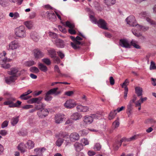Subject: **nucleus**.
Listing matches in <instances>:
<instances>
[{"mask_svg": "<svg viewBox=\"0 0 156 156\" xmlns=\"http://www.w3.org/2000/svg\"><path fill=\"white\" fill-rule=\"evenodd\" d=\"M24 71V70H22L20 68L17 67L12 68L10 70L8 71V74L11 76L5 78V81L8 84L14 82L17 79Z\"/></svg>", "mask_w": 156, "mask_h": 156, "instance_id": "1", "label": "nucleus"}, {"mask_svg": "<svg viewBox=\"0 0 156 156\" xmlns=\"http://www.w3.org/2000/svg\"><path fill=\"white\" fill-rule=\"evenodd\" d=\"M6 55L5 51H3L2 53L0 54V65L2 67L5 69H8L11 66L10 64L7 62L11 61V60L5 57Z\"/></svg>", "mask_w": 156, "mask_h": 156, "instance_id": "2", "label": "nucleus"}, {"mask_svg": "<svg viewBox=\"0 0 156 156\" xmlns=\"http://www.w3.org/2000/svg\"><path fill=\"white\" fill-rule=\"evenodd\" d=\"M14 32L16 36L20 38H24L27 35L25 27L23 26H20L15 28Z\"/></svg>", "mask_w": 156, "mask_h": 156, "instance_id": "3", "label": "nucleus"}, {"mask_svg": "<svg viewBox=\"0 0 156 156\" xmlns=\"http://www.w3.org/2000/svg\"><path fill=\"white\" fill-rule=\"evenodd\" d=\"M100 116V115L97 113L86 115L83 117V121L85 124H89L93 122L94 119H98Z\"/></svg>", "mask_w": 156, "mask_h": 156, "instance_id": "4", "label": "nucleus"}, {"mask_svg": "<svg viewBox=\"0 0 156 156\" xmlns=\"http://www.w3.org/2000/svg\"><path fill=\"white\" fill-rule=\"evenodd\" d=\"M137 97L134 95L133 98L130 100L127 106L126 113L128 116H129L132 114V111L133 109V104L136 102Z\"/></svg>", "mask_w": 156, "mask_h": 156, "instance_id": "5", "label": "nucleus"}, {"mask_svg": "<svg viewBox=\"0 0 156 156\" xmlns=\"http://www.w3.org/2000/svg\"><path fill=\"white\" fill-rule=\"evenodd\" d=\"M16 100L15 98L13 97L7 98L6 100L4 102L3 105H8L9 108L16 107L17 105L14 104V102Z\"/></svg>", "mask_w": 156, "mask_h": 156, "instance_id": "6", "label": "nucleus"}, {"mask_svg": "<svg viewBox=\"0 0 156 156\" xmlns=\"http://www.w3.org/2000/svg\"><path fill=\"white\" fill-rule=\"evenodd\" d=\"M77 105L76 102L73 100L69 99L64 103V105L67 109H71L75 107Z\"/></svg>", "mask_w": 156, "mask_h": 156, "instance_id": "7", "label": "nucleus"}, {"mask_svg": "<svg viewBox=\"0 0 156 156\" xmlns=\"http://www.w3.org/2000/svg\"><path fill=\"white\" fill-rule=\"evenodd\" d=\"M126 21L127 23L131 27H136L138 24L136 22L135 17L133 16H130L127 17L126 19Z\"/></svg>", "mask_w": 156, "mask_h": 156, "instance_id": "8", "label": "nucleus"}, {"mask_svg": "<svg viewBox=\"0 0 156 156\" xmlns=\"http://www.w3.org/2000/svg\"><path fill=\"white\" fill-rule=\"evenodd\" d=\"M70 37L73 41V42H71L70 44L72 47L74 49H77L80 48V45H82L81 42H77L76 40V38L72 36H70Z\"/></svg>", "mask_w": 156, "mask_h": 156, "instance_id": "9", "label": "nucleus"}, {"mask_svg": "<svg viewBox=\"0 0 156 156\" xmlns=\"http://www.w3.org/2000/svg\"><path fill=\"white\" fill-rule=\"evenodd\" d=\"M138 135H135L133 136H132V137L128 138H126L125 137H123V138L122 139H121L120 141L119 142V146H117V148H115V149L116 150H117L118 148H119V146H121L122 143L123 142V141H132L136 139H137L138 138Z\"/></svg>", "mask_w": 156, "mask_h": 156, "instance_id": "10", "label": "nucleus"}, {"mask_svg": "<svg viewBox=\"0 0 156 156\" xmlns=\"http://www.w3.org/2000/svg\"><path fill=\"white\" fill-rule=\"evenodd\" d=\"M20 44L16 40L11 41L9 44L8 50H13L19 48L20 47Z\"/></svg>", "mask_w": 156, "mask_h": 156, "instance_id": "11", "label": "nucleus"}, {"mask_svg": "<svg viewBox=\"0 0 156 156\" xmlns=\"http://www.w3.org/2000/svg\"><path fill=\"white\" fill-rule=\"evenodd\" d=\"M129 81L127 79H126L124 82L122 84V87L124 88V98L125 99H126L127 97L128 89L127 86L129 85Z\"/></svg>", "mask_w": 156, "mask_h": 156, "instance_id": "12", "label": "nucleus"}, {"mask_svg": "<svg viewBox=\"0 0 156 156\" xmlns=\"http://www.w3.org/2000/svg\"><path fill=\"white\" fill-rule=\"evenodd\" d=\"M49 113V112L47 109L41 110L37 112V115L40 119H43L47 116Z\"/></svg>", "mask_w": 156, "mask_h": 156, "instance_id": "13", "label": "nucleus"}, {"mask_svg": "<svg viewBox=\"0 0 156 156\" xmlns=\"http://www.w3.org/2000/svg\"><path fill=\"white\" fill-rule=\"evenodd\" d=\"M119 44L121 47L126 48H130L131 47V44L128 41L125 39L120 40Z\"/></svg>", "mask_w": 156, "mask_h": 156, "instance_id": "14", "label": "nucleus"}, {"mask_svg": "<svg viewBox=\"0 0 156 156\" xmlns=\"http://www.w3.org/2000/svg\"><path fill=\"white\" fill-rule=\"evenodd\" d=\"M33 54L34 57L37 59L41 58L44 56V53L37 49H35L33 50Z\"/></svg>", "mask_w": 156, "mask_h": 156, "instance_id": "15", "label": "nucleus"}, {"mask_svg": "<svg viewBox=\"0 0 156 156\" xmlns=\"http://www.w3.org/2000/svg\"><path fill=\"white\" fill-rule=\"evenodd\" d=\"M97 24L99 27L105 30L108 29L106 27L107 23L104 20L102 19H99L97 22Z\"/></svg>", "mask_w": 156, "mask_h": 156, "instance_id": "16", "label": "nucleus"}, {"mask_svg": "<svg viewBox=\"0 0 156 156\" xmlns=\"http://www.w3.org/2000/svg\"><path fill=\"white\" fill-rule=\"evenodd\" d=\"M76 108L77 110L80 112H86L89 111V108L87 106H83L81 105H78Z\"/></svg>", "mask_w": 156, "mask_h": 156, "instance_id": "17", "label": "nucleus"}, {"mask_svg": "<svg viewBox=\"0 0 156 156\" xmlns=\"http://www.w3.org/2000/svg\"><path fill=\"white\" fill-rule=\"evenodd\" d=\"M52 41L58 48H63L64 47L65 44L64 41L60 39H57L54 41L52 39Z\"/></svg>", "mask_w": 156, "mask_h": 156, "instance_id": "18", "label": "nucleus"}, {"mask_svg": "<svg viewBox=\"0 0 156 156\" xmlns=\"http://www.w3.org/2000/svg\"><path fill=\"white\" fill-rule=\"evenodd\" d=\"M147 99V97L143 98L141 96L140 99L138 101H136L135 103V107H138V110H140L141 108V104L144 101H146Z\"/></svg>", "mask_w": 156, "mask_h": 156, "instance_id": "19", "label": "nucleus"}, {"mask_svg": "<svg viewBox=\"0 0 156 156\" xmlns=\"http://www.w3.org/2000/svg\"><path fill=\"white\" fill-rule=\"evenodd\" d=\"M64 115L63 114H56L55 117V122L57 124L61 123L63 120Z\"/></svg>", "mask_w": 156, "mask_h": 156, "instance_id": "20", "label": "nucleus"}, {"mask_svg": "<svg viewBox=\"0 0 156 156\" xmlns=\"http://www.w3.org/2000/svg\"><path fill=\"white\" fill-rule=\"evenodd\" d=\"M69 138L71 141L74 142L79 139L80 136L77 133L73 132L70 134Z\"/></svg>", "mask_w": 156, "mask_h": 156, "instance_id": "21", "label": "nucleus"}, {"mask_svg": "<svg viewBox=\"0 0 156 156\" xmlns=\"http://www.w3.org/2000/svg\"><path fill=\"white\" fill-rule=\"evenodd\" d=\"M34 151L36 152V155L42 156L43 153L46 150V149L43 147L42 148H37L34 149Z\"/></svg>", "mask_w": 156, "mask_h": 156, "instance_id": "22", "label": "nucleus"}, {"mask_svg": "<svg viewBox=\"0 0 156 156\" xmlns=\"http://www.w3.org/2000/svg\"><path fill=\"white\" fill-rule=\"evenodd\" d=\"M82 117V115L80 113L76 112L73 113L71 116V119L73 120L76 121L80 119Z\"/></svg>", "mask_w": 156, "mask_h": 156, "instance_id": "23", "label": "nucleus"}, {"mask_svg": "<svg viewBox=\"0 0 156 156\" xmlns=\"http://www.w3.org/2000/svg\"><path fill=\"white\" fill-rule=\"evenodd\" d=\"M48 14V18L51 21H55L56 20V17L55 15L53 12H47Z\"/></svg>", "mask_w": 156, "mask_h": 156, "instance_id": "24", "label": "nucleus"}, {"mask_svg": "<svg viewBox=\"0 0 156 156\" xmlns=\"http://www.w3.org/2000/svg\"><path fill=\"white\" fill-rule=\"evenodd\" d=\"M42 99V98L41 97L37 98H33L30 100L28 101V103L30 104L37 103V104H39Z\"/></svg>", "mask_w": 156, "mask_h": 156, "instance_id": "25", "label": "nucleus"}, {"mask_svg": "<svg viewBox=\"0 0 156 156\" xmlns=\"http://www.w3.org/2000/svg\"><path fill=\"white\" fill-rule=\"evenodd\" d=\"M58 88V87H56L53 88L47 92H48L50 94H54L55 95H57L60 94L61 92L60 91H57Z\"/></svg>", "mask_w": 156, "mask_h": 156, "instance_id": "26", "label": "nucleus"}, {"mask_svg": "<svg viewBox=\"0 0 156 156\" xmlns=\"http://www.w3.org/2000/svg\"><path fill=\"white\" fill-rule=\"evenodd\" d=\"M30 37L34 41H38L39 38L37 35V34L35 32H32L30 34Z\"/></svg>", "mask_w": 156, "mask_h": 156, "instance_id": "27", "label": "nucleus"}, {"mask_svg": "<svg viewBox=\"0 0 156 156\" xmlns=\"http://www.w3.org/2000/svg\"><path fill=\"white\" fill-rule=\"evenodd\" d=\"M38 67L39 69L42 71L46 72L48 70V68L46 66L42 63H38Z\"/></svg>", "mask_w": 156, "mask_h": 156, "instance_id": "28", "label": "nucleus"}, {"mask_svg": "<svg viewBox=\"0 0 156 156\" xmlns=\"http://www.w3.org/2000/svg\"><path fill=\"white\" fill-rule=\"evenodd\" d=\"M135 91L138 97L142 95L143 89L142 88L137 87L135 88Z\"/></svg>", "mask_w": 156, "mask_h": 156, "instance_id": "29", "label": "nucleus"}, {"mask_svg": "<svg viewBox=\"0 0 156 156\" xmlns=\"http://www.w3.org/2000/svg\"><path fill=\"white\" fill-rule=\"evenodd\" d=\"M9 16L11 18H13V19H17L20 17L19 14L17 12H10L9 13Z\"/></svg>", "mask_w": 156, "mask_h": 156, "instance_id": "30", "label": "nucleus"}, {"mask_svg": "<svg viewBox=\"0 0 156 156\" xmlns=\"http://www.w3.org/2000/svg\"><path fill=\"white\" fill-rule=\"evenodd\" d=\"M74 146L75 147L76 150L77 151H80L83 148V145L81 144L78 142L75 143Z\"/></svg>", "mask_w": 156, "mask_h": 156, "instance_id": "31", "label": "nucleus"}, {"mask_svg": "<svg viewBox=\"0 0 156 156\" xmlns=\"http://www.w3.org/2000/svg\"><path fill=\"white\" fill-rule=\"evenodd\" d=\"M49 55L51 58H53L56 55V52L54 49H50L48 50Z\"/></svg>", "mask_w": 156, "mask_h": 156, "instance_id": "32", "label": "nucleus"}, {"mask_svg": "<svg viewBox=\"0 0 156 156\" xmlns=\"http://www.w3.org/2000/svg\"><path fill=\"white\" fill-rule=\"evenodd\" d=\"M24 24L28 29H31L33 27V22L31 21H28L24 22Z\"/></svg>", "mask_w": 156, "mask_h": 156, "instance_id": "33", "label": "nucleus"}, {"mask_svg": "<svg viewBox=\"0 0 156 156\" xmlns=\"http://www.w3.org/2000/svg\"><path fill=\"white\" fill-rule=\"evenodd\" d=\"M117 112L116 111L114 110L113 111H111L109 114L108 116V118L110 120L113 119L115 116Z\"/></svg>", "mask_w": 156, "mask_h": 156, "instance_id": "34", "label": "nucleus"}, {"mask_svg": "<svg viewBox=\"0 0 156 156\" xmlns=\"http://www.w3.org/2000/svg\"><path fill=\"white\" fill-rule=\"evenodd\" d=\"M19 120V119L18 116H16L13 118L11 120V124L13 126H15L18 122Z\"/></svg>", "mask_w": 156, "mask_h": 156, "instance_id": "35", "label": "nucleus"}, {"mask_svg": "<svg viewBox=\"0 0 156 156\" xmlns=\"http://www.w3.org/2000/svg\"><path fill=\"white\" fill-rule=\"evenodd\" d=\"M25 146L23 143H20L18 146V148L19 150L20 151L23 152H24L25 151Z\"/></svg>", "mask_w": 156, "mask_h": 156, "instance_id": "36", "label": "nucleus"}, {"mask_svg": "<svg viewBox=\"0 0 156 156\" xmlns=\"http://www.w3.org/2000/svg\"><path fill=\"white\" fill-rule=\"evenodd\" d=\"M115 0H105V3L107 5H112L115 4Z\"/></svg>", "mask_w": 156, "mask_h": 156, "instance_id": "37", "label": "nucleus"}, {"mask_svg": "<svg viewBox=\"0 0 156 156\" xmlns=\"http://www.w3.org/2000/svg\"><path fill=\"white\" fill-rule=\"evenodd\" d=\"M136 27L140 30H142L144 31L147 30L149 29V27H148L142 26L138 24L137 25Z\"/></svg>", "mask_w": 156, "mask_h": 156, "instance_id": "38", "label": "nucleus"}, {"mask_svg": "<svg viewBox=\"0 0 156 156\" xmlns=\"http://www.w3.org/2000/svg\"><path fill=\"white\" fill-rule=\"evenodd\" d=\"M29 70L31 72L35 73H37L39 72V69L35 66H33L30 67V68Z\"/></svg>", "mask_w": 156, "mask_h": 156, "instance_id": "39", "label": "nucleus"}, {"mask_svg": "<svg viewBox=\"0 0 156 156\" xmlns=\"http://www.w3.org/2000/svg\"><path fill=\"white\" fill-rule=\"evenodd\" d=\"M50 94L48 92H47L45 96L44 100L46 101H51L52 98V97L50 95Z\"/></svg>", "mask_w": 156, "mask_h": 156, "instance_id": "40", "label": "nucleus"}, {"mask_svg": "<svg viewBox=\"0 0 156 156\" xmlns=\"http://www.w3.org/2000/svg\"><path fill=\"white\" fill-rule=\"evenodd\" d=\"M131 45H132L135 48L137 49L140 48V47L139 45L137 44V42L133 40H132L130 42Z\"/></svg>", "mask_w": 156, "mask_h": 156, "instance_id": "41", "label": "nucleus"}, {"mask_svg": "<svg viewBox=\"0 0 156 156\" xmlns=\"http://www.w3.org/2000/svg\"><path fill=\"white\" fill-rule=\"evenodd\" d=\"M36 64L33 60H30L25 62V64L26 66H30L35 65Z\"/></svg>", "mask_w": 156, "mask_h": 156, "instance_id": "42", "label": "nucleus"}, {"mask_svg": "<svg viewBox=\"0 0 156 156\" xmlns=\"http://www.w3.org/2000/svg\"><path fill=\"white\" fill-rule=\"evenodd\" d=\"M146 20L147 22L151 25H156V22L151 19L148 16L146 17Z\"/></svg>", "mask_w": 156, "mask_h": 156, "instance_id": "43", "label": "nucleus"}, {"mask_svg": "<svg viewBox=\"0 0 156 156\" xmlns=\"http://www.w3.org/2000/svg\"><path fill=\"white\" fill-rule=\"evenodd\" d=\"M27 144L28 146V148L29 149H32L34 147V142L31 140H28Z\"/></svg>", "mask_w": 156, "mask_h": 156, "instance_id": "44", "label": "nucleus"}, {"mask_svg": "<svg viewBox=\"0 0 156 156\" xmlns=\"http://www.w3.org/2000/svg\"><path fill=\"white\" fill-rule=\"evenodd\" d=\"M64 140L62 138H59L56 142V145L58 147H60L63 143Z\"/></svg>", "mask_w": 156, "mask_h": 156, "instance_id": "45", "label": "nucleus"}, {"mask_svg": "<svg viewBox=\"0 0 156 156\" xmlns=\"http://www.w3.org/2000/svg\"><path fill=\"white\" fill-rule=\"evenodd\" d=\"M101 146L99 143H96L94 146V149L96 151H99L101 149Z\"/></svg>", "mask_w": 156, "mask_h": 156, "instance_id": "46", "label": "nucleus"}, {"mask_svg": "<svg viewBox=\"0 0 156 156\" xmlns=\"http://www.w3.org/2000/svg\"><path fill=\"white\" fill-rule=\"evenodd\" d=\"M42 61L47 65H49L51 64V62L49 59L47 58H45L42 59Z\"/></svg>", "mask_w": 156, "mask_h": 156, "instance_id": "47", "label": "nucleus"}, {"mask_svg": "<svg viewBox=\"0 0 156 156\" xmlns=\"http://www.w3.org/2000/svg\"><path fill=\"white\" fill-rule=\"evenodd\" d=\"M31 97V96H26L23 94L20 97V98L23 100H27Z\"/></svg>", "mask_w": 156, "mask_h": 156, "instance_id": "48", "label": "nucleus"}, {"mask_svg": "<svg viewBox=\"0 0 156 156\" xmlns=\"http://www.w3.org/2000/svg\"><path fill=\"white\" fill-rule=\"evenodd\" d=\"M48 34L49 36L52 39L57 38L58 37L57 34L55 33L49 32Z\"/></svg>", "mask_w": 156, "mask_h": 156, "instance_id": "49", "label": "nucleus"}, {"mask_svg": "<svg viewBox=\"0 0 156 156\" xmlns=\"http://www.w3.org/2000/svg\"><path fill=\"white\" fill-rule=\"evenodd\" d=\"M81 144L82 145H86L89 144V142L87 139L83 138L81 140Z\"/></svg>", "mask_w": 156, "mask_h": 156, "instance_id": "50", "label": "nucleus"}, {"mask_svg": "<svg viewBox=\"0 0 156 156\" xmlns=\"http://www.w3.org/2000/svg\"><path fill=\"white\" fill-rule=\"evenodd\" d=\"M156 69V66L155 63L153 61H151L150 66V70Z\"/></svg>", "mask_w": 156, "mask_h": 156, "instance_id": "51", "label": "nucleus"}, {"mask_svg": "<svg viewBox=\"0 0 156 156\" xmlns=\"http://www.w3.org/2000/svg\"><path fill=\"white\" fill-rule=\"evenodd\" d=\"M66 25L69 27L70 29H73L75 27L73 24L71 23L69 21H67L66 22Z\"/></svg>", "mask_w": 156, "mask_h": 156, "instance_id": "52", "label": "nucleus"}, {"mask_svg": "<svg viewBox=\"0 0 156 156\" xmlns=\"http://www.w3.org/2000/svg\"><path fill=\"white\" fill-rule=\"evenodd\" d=\"M90 18L91 21L93 23L95 24H97V19L92 15H90Z\"/></svg>", "mask_w": 156, "mask_h": 156, "instance_id": "53", "label": "nucleus"}, {"mask_svg": "<svg viewBox=\"0 0 156 156\" xmlns=\"http://www.w3.org/2000/svg\"><path fill=\"white\" fill-rule=\"evenodd\" d=\"M132 31L133 34L137 37H139L142 35L140 33L136 32L134 29H132Z\"/></svg>", "mask_w": 156, "mask_h": 156, "instance_id": "54", "label": "nucleus"}, {"mask_svg": "<svg viewBox=\"0 0 156 156\" xmlns=\"http://www.w3.org/2000/svg\"><path fill=\"white\" fill-rule=\"evenodd\" d=\"M58 55L60 57L61 59H62L65 56L64 54L61 51H59L57 52Z\"/></svg>", "mask_w": 156, "mask_h": 156, "instance_id": "55", "label": "nucleus"}, {"mask_svg": "<svg viewBox=\"0 0 156 156\" xmlns=\"http://www.w3.org/2000/svg\"><path fill=\"white\" fill-rule=\"evenodd\" d=\"M8 124V122L7 121L5 120L4 121L2 124L1 127L2 128H4L5 127H7Z\"/></svg>", "mask_w": 156, "mask_h": 156, "instance_id": "56", "label": "nucleus"}, {"mask_svg": "<svg viewBox=\"0 0 156 156\" xmlns=\"http://www.w3.org/2000/svg\"><path fill=\"white\" fill-rule=\"evenodd\" d=\"M140 14L142 16L144 17L145 18H146V17H147L149 15V14L148 13H147L145 12H141Z\"/></svg>", "mask_w": 156, "mask_h": 156, "instance_id": "57", "label": "nucleus"}, {"mask_svg": "<svg viewBox=\"0 0 156 156\" xmlns=\"http://www.w3.org/2000/svg\"><path fill=\"white\" fill-rule=\"evenodd\" d=\"M119 122L117 120L115 121L113 123V126L115 128H116L119 127Z\"/></svg>", "mask_w": 156, "mask_h": 156, "instance_id": "58", "label": "nucleus"}, {"mask_svg": "<svg viewBox=\"0 0 156 156\" xmlns=\"http://www.w3.org/2000/svg\"><path fill=\"white\" fill-rule=\"evenodd\" d=\"M73 94L74 92L73 91H69L65 92V94L68 96L72 95Z\"/></svg>", "mask_w": 156, "mask_h": 156, "instance_id": "59", "label": "nucleus"}, {"mask_svg": "<svg viewBox=\"0 0 156 156\" xmlns=\"http://www.w3.org/2000/svg\"><path fill=\"white\" fill-rule=\"evenodd\" d=\"M33 106L32 105H27L23 106L22 108L24 109H28L29 108H33Z\"/></svg>", "mask_w": 156, "mask_h": 156, "instance_id": "60", "label": "nucleus"}, {"mask_svg": "<svg viewBox=\"0 0 156 156\" xmlns=\"http://www.w3.org/2000/svg\"><path fill=\"white\" fill-rule=\"evenodd\" d=\"M53 58L54 62L55 63H58L60 62V59L59 58L56 56Z\"/></svg>", "mask_w": 156, "mask_h": 156, "instance_id": "61", "label": "nucleus"}, {"mask_svg": "<svg viewBox=\"0 0 156 156\" xmlns=\"http://www.w3.org/2000/svg\"><path fill=\"white\" fill-rule=\"evenodd\" d=\"M7 134V132L5 130H0V134L3 136H5Z\"/></svg>", "mask_w": 156, "mask_h": 156, "instance_id": "62", "label": "nucleus"}, {"mask_svg": "<svg viewBox=\"0 0 156 156\" xmlns=\"http://www.w3.org/2000/svg\"><path fill=\"white\" fill-rule=\"evenodd\" d=\"M73 119H68L67 120L65 124L67 125L69 124H72L73 123Z\"/></svg>", "mask_w": 156, "mask_h": 156, "instance_id": "63", "label": "nucleus"}, {"mask_svg": "<svg viewBox=\"0 0 156 156\" xmlns=\"http://www.w3.org/2000/svg\"><path fill=\"white\" fill-rule=\"evenodd\" d=\"M54 70L55 72H57L59 74L61 73L57 65H56L55 66Z\"/></svg>", "mask_w": 156, "mask_h": 156, "instance_id": "64", "label": "nucleus"}]
</instances>
